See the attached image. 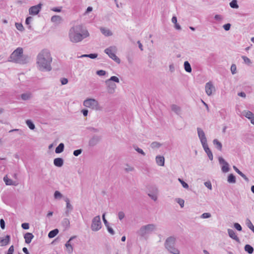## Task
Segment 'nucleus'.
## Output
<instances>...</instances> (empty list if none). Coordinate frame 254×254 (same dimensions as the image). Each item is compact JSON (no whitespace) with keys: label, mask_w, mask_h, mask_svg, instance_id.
<instances>
[{"label":"nucleus","mask_w":254,"mask_h":254,"mask_svg":"<svg viewBox=\"0 0 254 254\" xmlns=\"http://www.w3.org/2000/svg\"><path fill=\"white\" fill-rule=\"evenodd\" d=\"M127 61L129 64H132L133 58L131 56H130L129 55H128L127 57Z\"/></svg>","instance_id":"nucleus-64"},{"label":"nucleus","mask_w":254,"mask_h":254,"mask_svg":"<svg viewBox=\"0 0 254 254\" xmlns=\"http://www.w3.org/2000/svg\"><path fill=\"white\" fill-rule=\"evenodd\" d=\"M228 233L229 236L232 239L235 240L236 242L240 243V239L236 235L235 232L231 229H228Z\"/></svg>","instance_id":"nucleus-18"},{"label":"nucleus","mask_w":254,"mask_h":254,"mask_svg":"<svg viewBox=\"0 0 254 254\" xmlns=\"http://www.w3.org/2000/svg\"><path fill=\"white\" fill-rule=\"evenodd\" d=\"M176 201L177 203H178L180 204V206L182 208H183L184 206L185 201L183 199L180 198H176Z\"/></svg>","instance_id":"nucleus-45"},{"label":"nucleus","mask_w":254,"mask_h":254,"mask_svg":"<svg viewBox=\"0 0 254 254\" xmlns=\"http://www.w3.org/2000/svg\"><path fill=\"white\" fill-rule=\"evenodd\" d=\"M184 68L185 70L188 72H191L192 71L191 67L188 61H185L184 62Z\"/></svg>","instance_id":"nucleus-30"},{"label":"nucleus","mask_w":254,"mask_h":254,"mask_svg":"<svg viewBox=\"0 0 254 254\" xmlns=\"http://www.w3.org/2000/svg\"><path fill=\"white\" fill-rule=\"evenodd\" d=\"M161 146V144L158 142L154 141L151 143L150 146L152 148H158Z\"/></svg>","instance_id":"nucleus-39"},{"label":"nucleus","mask_w":254,"mask_h":254,"mask_svg":"<svg viewBox=\"0 0 254 254\" xmlns=\"http://www.w3.org/2000/svg\"><path fill=\"white\" fill-rule=\"evenodd\" d=\"M51 20L52 22L59 24L62 22L63 19L59 15H54L51 17Z\"/></svg>","instance_id":"nucleus-23"},{"label":"nucleus","mask_w":254,"mask_h":254,"mask_svg":"<svg viewBox=\"0 0 254 254\" xmlns=\"http://www.w3.org/2000/svg\"><path fill=\"white\" fill-rule=\"evenodd\" d=\"M234 228L238 231H241L242 230V227L241 225L238 223H235L234 224Z\"/></svg>","instance_id":"nucleus-46"},{"label":"nucleus","mask_w":254,"mask_h":254,"mask_svg":"<svg viewBox=\"0 0 254 254\" xmlns=\"http://www.w3.org/2000/svg\"><path fill=\"white\" fill-rule=\"evenodd\" d=\"M26 123L27 125V126L29 127V128L30 129H34L35 128V125L33 124V123L29 120H28L26 121Z\"/></svg>","instance_id":"nucleus-36"},{"label":"nucleus","mask_w":254,"mask_h":254,"mask_svg":"<svg viewBox=\"0 0 254 254\" xmlns=\"http://www.w3.org/2000/svg\"><path fill=\"white\" fill-rule=\"evenodd\" d=\"M82 150L81 149H77V150H75L73 151V154L75 156H78L82 153Z\"/></svg>","instance_id":"nucleus-51"},{"label":"nucleus","mask_w":254,"mask_h":254,"mask_svg":"<svg viewBox=\"0 0 254 254\" xmlns=\"http://www.w3.org/2000/svg\"><path fill=\"white\" fill-rule=\"evenodd\" d=\"M213 143L215 146V148L218 150L219 151H221L222 149V143L218 140L217 139H214L213 140Z\"/></svg>","instance_id":"nucleus-24"},{"label":"nucleus","mask_w":254,"mask_h":254,"mask_svg":"<svg viewBox=\"0 0 254 254\" xmlns=\"http://www.w3.org/2000/svg\"><path fill=\"white\" fill-rule=\"evenodd\" d=\"M126 167L125 168V170L126 172H129L134 171V168L133 167L130 166L128 164L126 165Z\"/></svg>","instance_id":"nucleus-44"},{"label":"nucleus","mask_w":254,"mask_h":254,"mask_svg":"<svg viewBox=\"0 0 254 254\" xmlns=\"http://www.w3.org/2000/svg\"><path fill=\"white\" fill-rule=\"evenodd\" d=\"M156 230V225L154 224H149L141 227L137 232V233L140 236L144 237L147 234L151 233Z\"/></svg>","instance_id":"nucleus-5"},{"label":"nucleus","mask_w":254,"mask_h":254,"mask_svg":"<svg viewBox=\"0 0 254 254\" xmlns=\"http://www.w3.org/2000/svg\"><path fill=\"white\" fill-rule=\"evenodd\" d=\"M23 50L22 48H17L11 54L9 61L21 64L28 63L29 57L28 55H23Z\"/></svg>","instance_id":"nucleus-3"},{"label":"nucleus","mask_w":254,"mask_h":254,"mask_svg":"<svg viewBox=\"0 0 254 254\" xmlns=\"http://www.w3.org/2000/svg\"><path fill=\"white\" fill-rule=\"evenodd\" d=\"M205 89L207 95L210 96L212 94V91L215 90V87L211 82H208L206 83Z\"/></svg>","instance_id":"nucleus-13"},{"label":"nucleus","mask_w":254,"mask_h":254,"mask_svg":"<svg viewBox=\"0 0 254 254\" xmlns=\"http://www.w3.org/2000/svg\"><path fill=\"white\" fill-rule=\"evenodd\" d=\"M54 196L55 199H61L63 197V194L58 190L55 191Z\"/></svg>","instance_id":"nucleus-37"},{"label":"nucleus","mask_w":254,"mask_h":254,"mask_svg":"<svg viewBox=\"0 0 254 254\" xmlns=\"http://www.w3.org/2000/svg\"><path fill=\"white\" fill-rule=\"evenodd\" d=\"M211 215L210 213L205 212V213H203L201 215L200 218H203V219H205V218H209L211 217Z\"/></svg>","instance_id":"nucleus-47"},{"label":"nucleus","mask_w":254,"mask_h":254,"mask_svg":"<svg viewBox=\"0 0 254 254\" xmlns=\"http://www.w3.org/2000/svg\"><path fill=\"white\" fill-rule=\"evenodd\" d=\"M134 148L138 153L143 155V156H144L145 155V153L143 151V150L139 148V147H137L136 146H134Z\"/></svg>","instance_id":"nucleus-48"},{"label":"nucleus","mask_w":254,"mask_h":254,"mask_svg":"<svg viewBox=\"0 0 254 254\" xmlns=\"http://www.w3.org/2000/svg\"><path fill=\"white\" fill-rule=\"evenodd\" d=\"M65 201L66 202V210L65 212V214L66 216H68L69 213L73 209V207L72 205L70 203V200L69 198H65L64 199Z\"/></svg>","instance_id":"nucleus-17"},{"label":"nucleus","mask_w":254,"mask_h":254,"mask_svg":"<svg viewBox=\"0 0 254 254\" xmlns=\"http://www.w3.org/2000/svg\"><path fill=\"white\" fill-rule=\"evenodd\" d=\"M231 25L230 23H227V24H224L223 26V27L225 29V30L228 31L230 30V29L231 28Z\"/></svg>","instance_id":"nucleus-57"},{"label":"nucleus","mask_w":254,"mask_h":254,"mask_svg":"<svg viewBox=\"0 0 254 254\" xmlns=\"http://www.w3.org/2000/svg\"><path fill=\"white\" fill-rule=\"evenodd\" d=\"M16 28L20 31H23L24 30V27L22 24L20 23H15V24Z\"/></svg>","instance_id":"nucleus-40"},{"label":"nucleus","mask_w":254,"mask_h":254,"mask_svg":"<svg viewBox=\"0 0 254 254\" xmlns=\"http://www.w3.org/2000/svg\"><path fill=\"white\" fill-rule=\"evenodd\" d=\"M197 131L199 139L202 146L207 144V139L204 131L200 127L197 128Z\"/></svg>","instance_id":"nucleus-9"},{"label":"nucleus","mask_w":254,"mask_h":254,"mask_svg":"<svg viewBox=\"0 0 254 254\" xmlns=\"http://www.w3.org/2000/svg\"><path fill=\"white\" fill-rule=\"evenodd\" d=\"M101 33L106 36H110L112 35V32L109 29L106 28L101 27L100 28Z\"/></svg>","instance_id":"nucleus-25"},{"label":"nucleus","mask_w":254,"mask_h":254,"mask_svg":"<svg viewBox=\"0 0 254 254\" xmlns=\"http://www.w3.org/2000/svg\"><path fill=\"white\" fill-rule=\"evenodd\" d=\"M106 227L109 233H110L112 235H114L115 234V231L112 228H111L110 226H108Z\"/></svg>","instance_id":"nucleus-56"},{"label":"nucleus","mask_w":254,"mask_h":254,"mask_svg":"<svg viewBox=\"0 0 254 254\" xmlns=\"http://www.w3.org/2000/svg\"><path fill=\"white\" fill-rule=\"evenodd\" d=\"M105 83L107 85L108 92L111 94L115 92V88H116V84L109 80H106Z\"/></svg>","instance_id":"nucleus-14"},{"label":"nucleus","mask_w":254,"mask_h":254,"mask_svg":"<svg viewBox=\"0 0 254 254\" xmlns=\"http://www.w3.org/2000/svg\"><path fill=\"white\" fill-rule=\"evenodd\" d=\"M244 249L245 251L249 254H253L254 251L253 247L249 244H247L245 246Z\"/></svg>","instance_id":"nucleus-29"},{"label":"nucleus","mask_w":254,"mask_h":254,"mask_svg":"<svg viewBox=\"0 0 254 254\" xmlns=\"http://www.w3.org/2000/svg\"><path fill=\"white\" fill-rule=\"evenodd\" d=\"M171 109L177 115H179L181 112L180 107L175 104H173L171 106Z\"/></svg>","instance_id":"nucleus-33"},{"label":"nucleus","mask_w":254,"mask_h":254,"mask_svg":"<svg viewBox=\"0 0 254 254\" xmlns=\"http://www.w3.org/2000/svg\"><path fill=\"white\" fill-rule=\"evenodd\" d=\"M75 238V236L71 237L65 244V246L66 248L67 251L69 254H71L73 252V248L70 244V241L74 239Z\"/></svg>","instance_id":"nucleus-15"},{"label":"nucleus","mask_w":254,"mask_h":254,"mask_svg":"<svg viewBox=\"0 0 254 254\" xmlns=\"http://www.w3.org/2000/svg\"><path fill=\"white\" fill-rule=\"evenodd\" d=\"M156 162L158 165L160 166H164L165 158L162 156L158 155L156 157Z\"/></svg>","instance_id":"nucleus-21"},{"label":"nucleus","mask_w":254,"mask_h":254,"mask_svg":"<svg viewBox=\"0 0 254 254\" xmlns=\"http://www.w3.org/2000/svg\"><path fill=\"white\" fill-rule=\"evenodd\" d=\"M64 159L62 158H56L54 160V164L58 167H61L64 165Z\"/></svg>","instance_id":"nucleus-20"},{"label":"nucleus","mask_w":254,"mask_h":254,"mask_svg":"<svg viewBox=\"0 0 254 254\" xmlns=\"http://www.w3.org/2000/svg\"><path fill=\"white\" fill-rule=\"evenodd\" d=\"M242 58L243 59L244 62L246 64H251V61L250 59H249L246 56H243L242 57Z\"/></svg>","instance_id":"nucleus-49"},{"label":"nucleus","mask_w":254,"mask_h":254,"mask_svg":"<svg viewBox=\"0 0 254 254\" xmlns=\"http://www.w3.org/2000/svg\"><path fill=\"white\" fill-rule=\"evenodd\" d=\"M175 238L169 237L165 241V247L172 254H180V251L175 248Z\"/></svg>","instance_id":"nucleus-4"},{"label":"nucleus","mask_w":254,"mask_h":254,"mask_svg":"<svg viewBox=\"0 0 254 254\" xmlns=\"http://www.w3.org/2000/svg\"><path fill=\"white\" fill-rule=\"evenodd\" d=\"M24 238L25 239V243L26 244H29L34 238V235L31 233L27 232L24 235Z\"/></svg>","instance_id":"nucleus-22"},{"label":"nucleus","mask_w":254,"mask_h":254,"mask_svg":"<svg viewBox=\"0 0 254 254\" xmlns=\"http://www.w3.org/2000/svg\"><path fill=\"white\" fill-rule=\"evenodd\" d=\"M59 231L58 229H55L51 231L48 234V237L49 238H53L55 237L59 233Z\"/></svg>","instance_id":"nucleus-31"},{"label":"nucleus","mask_w":254,"mask_h":254,"mask_svg":"<svg viewBox=\"0 0 254 254\" xmlns=\"http://www.w3.org/2000/svg\"><path fill=\"white\" fill-rule=\"evenodd\" d=\"M64 145L63 143H60L56 148L55 152L57 154L63 152L64 150Z\"/></svg>","instance_id":"nucleus-26"},{"label":"nucleus","mask_w":254,"mask_h":254,"mask_svg":"<svg viewBox=\"0 0 254 254\" xmlns=\"http://www.w3.org/2000/svg\"><path fill=\"white\" fill-rule=\"evenodd\" d=\"M245 114L244 116L246 118L249 119L250 120L253 119L254 118V114L250 111H244Z\"/></svg>","instance_id":"nucleus-28"},{"label":"nucleus","mask_w":254,"mask_h":254,"mask_svg":"<svg viewBox=\"0 0 254 254\" xmlns=\"http://www.w3.org/2000/svg\"><path fill=\"white\" fill-rule=\"evenodd\" d=\"M51 10L55 12H61L62 10V7H53L51 9Z\"/></svg>","instance_id":"nucleus-62"},{"label":"nucleus","mask_w":254,"mask_h":254,"mask_svg":"<svg viewBox=\"0 0 254 254\" xmlns=\"http://www.w3.org/2000/svg\"><path fill=\"white\" fill-rule=\"evenodd\" d=\"M83 105L87 108H91L96 111H100L102 107H100L98 102L94 99H87L83 102Z\"/></svg>","instance_id":"nucleus-6"},{"label":"nucleus","mask_w":254,"mask_h":254,"mask_svg":"<svg viewBox=\"0 0 254 254\" xmlns=\"http://www.w3.org/2000/svg\"><path fill=\"white\" fill-rule=\"evenodd\" d=\"M106 71L103 70H97L96 72L97 74L99 76L105 75L106 74Z\"/></svg>","instance_id":"nucleus-53"},{"label":"nucleus","mask_w":254,"mask_h":254,"mask_svg":"<svg viewBox=\"0 0 254 254\" xmlns=\"http://www.w3.org/2000/svg\"><path fill=\"white\" fill-rule=\"evenodd\" d=\"M236 65L235 64H232L231 66V71L232 74H234L236 73Z\"/></svg>","instance_id":"nucleus-50"},{"label":"nucleus","mask_w":254,"mask_h":254,"mask_svg":"<svg viewBox=\"0 0 254 254\" xmlns=\"http://www.w3.org/2000/svg\"><path fill=\"white\" fill-rule=\"evenodd\" d=\"M62 226L65 228L67 229L69 227L70 222L68 219L64 218L62 222Z\"/></svg>","instance_id":"nucleus-34"},{"label":"nucleus","mask_w":254,"mask_h":254,"mask_svg":"<svg viewBox=\"0 0 254 254\" xmlns=\"http://www.w3.org/2000/svg\"><path fill=\"white\" fill-rule=\"evenodd\" d=\"M246 225L247 227L250 229H251L254 233V226L252 224V222L251 221V220L248 218H247L246 220Z\"/></svg>","instance_id":"nucleus-35"},{"label":"nucleus","mask_w":254,"mask_h":254,"mask_svg":"<svg viewBox=\"0 0 254 254\" xmlns=\"http://www.w3.org/2000/svg\"><path fill=\"white\" fill-rule=\"evenodd\" d=\"M42 5V4L40 3L36 5H34L30 7L29 9V14L31 15L38 14L41 9Z\"/></svg>","instance_id":"nucleus-12"},{"label":"nucleus","mask_w":254,"mask_h":254,"mask_svg":"<svg viewBox=\"0 0 254 254\" xmlns=\"http://www.w3.org/2000/svg\"><path fill=\"white\" fill-rule=\"evenodd\" d=\"M178 181L180 182V183L182 184L183 188L185 189H188L189 186L188 184L184 182L182 179L179 178Z\"/></svg>","instance_id":"nucleus-42"},{"label":"nucleus","mask_w":254,"mask_h":254,"mask_svg":"<svg viewBox=\"0 0 254 254\" xmlns=\"http://www.w3.org/2000/svg\"><path fill=\"white\" fill-rule=\"evenodd\" d=\"M230 6L233 8H238L239 5L237 3V0H232V1L230 2Z\"/></svg>","instance_id":"nucleus-38"},{"label":"nucleus","mask_w":254,"mask_h":254,"mask_svg":"<svg viewBox=\"0 0 254 254\" xmlns=\"http://www.w3.org/2000/svg\"><path fill=\"white\" fill-rule=\"evenodd\" d=\"M0 226L2 229H4L5 228V222L3 219H1L0 220Z\"/></svg>","instance_id":"nucleus-61"},{"label":"nucleus","mask_w":254,"mask_h":254,"mask_svg":"<svg viewBox=\"0 0 254 254\" xmlns=\"http://www.w3.org/2000/svg\"><path fill=\"white\" fill-rule=\"evenodd\" d=\"M102 223L99 215L93 218L92 220L91 229L93 231H98L101 228Z\"/></svg>","instance_id":"nucleus-8"},{"label":"nucleus","mask_w":254,"mask_h":254,"mask_svg":"<svg viewBox=\"0 0 254 254\" xmlns=\"http://www.w3.org/2000/svg\"><path fill=\"white\" fill-rule=\"evenodd\" d=\"M202 147H203L204 150H205V152L207 154V156H208V158H209V159L210 160H212L213 159V154H212V153L211 150L208 147V144H206L204 146H202Z\"/></svg>","instance_id":"nucleus-19"},{"label":"nucleus","mask_w":254,"mask_h":254,"mask_svg":"<svg viewBox=\"0 0 254 254\" xmlns=\"http://www.w3.org/2000/svg\"><path fill=\"white\" fill-rule=\"evenodd\" d=\"M22 228L24 230H27L29 228V224L28 223H23L21 225Z\"/></svg>","instance_id":"nucleus-58"},{"label":"nucleus","mask_w":254,"mask_h":254,"mask_svg":"<svg viewBox=\"0 0 254 254\" xmlns=\"http://www.w3.org/2000/svg\"><path fill=\"white\" fill-rule=\"evenodd\" d=\"M125 216V213L123 211H120L118 213V217L120 220H122Z\"/></svg>","instance_id":"nucleus-55"},{"label":"nucleus","mask_w":254,"mask_h":254,"mask_svg":"<svg viewBox=\"0 0 254 254\" xmlns=\"http://www.w3.org/2000/svg\"><path fill=\"white\" fill-rule=\"evenodd\" d=\"M89 35L88 30L81 24L73 26L68 32L69 41L73 43L80 42Z\"/></svg>","instance_id":"nucleus-1"},{"label":"nucleus","mask_w":254,"mask_h":254,"mask_svg":"<svg viewBox=\"0 0 254 254\" xmlns=\"http://www.w3.org/2000/svg\"><path fill=\"white\" fill-rule=\"evenodd\" d=\"M61 82L62 85H65L68 83V79L66 78H62Z\"/></svg>","instance_id":"nucleus-60"},{"label":"nucleus","mask_w":254,"mask_h":254,"mask_svg":"<svg viewBox=\"0 0 254 254\" xmlns=\"http://www.w3.org/2000/svg\"><path fill=\"white\" fill-rule=\"evenodd\" d=\"M52 58L48 50H42L37 56V63L41 71H50L52 69Z\"/></svg>","instance_id":"nucleus-2"},{"label":"nucleus","mask_w":254,"mask_h":254,"mask_svg":"<svg viewBox=\"0 0 254 254\" xmlns=\"http://www.w3.org/2000/svg\"><path fill=\"white\" fill-rule=\"evenodd\" d=\"M33 19V18L31 16H29V17H27L26 18V20H25V23L27 24V25H29L31 21Z\"/></svg>","instance_id":"nucleus-63"},{"label":"nucleus","mask_w":254,"mask_h":254,"mask_svg":"<svg viewBox=\"0 0 254 254\" xmlns=\"http://www.w3.org/2000/svg\"><path fill=\"white\" fill-rule=\"evenodd\" d=\"M10 236L7 235L5 238L0 237V246L3 247L8 245L10 242Z\"/></svg>","instance_id":"nucleus-16"},{"label":"nucleus","mask_w":254,"mask_h":254,"mask_svg":"<svg viewBox=\"0 0 254 254\" xmlns=\"http://www.w3.org/2000/svg\"><path fill=\"white\" fill-rule=\"evenodd\" d=\"M218 160L219 164L223 165L221 167L222 171L224 173L229 172L230 170L229 164L224 159V158L222 157H219Z\"/></svg>","instance_id":"nucleus-10"},{"label":"nucleus","mask_w":254,"mask_h":254,"mask_svg":"<svg viewBox=\"0 0 254 254\" xmlns=\"http://www.w3.org/2000/svg\"><path fill=\"white\" fill-rule=\"evenodd\" d=\"M117 51V48L115 46H110L106 48L104 50V52L108 55V56L116 62L118 64L121 63L120 59L116 55V53Z\"/></svg>","instance_id":"nucleus-7"},{"label":"nucleus","mask_w":254,"mask_h":254,"mask_svg":"<svg viewBox=\"0 0 254 254\" xmlns=\"http://www.w3.org/2000/svg\"><path fill=\"white\" fill-rule=\"evenodd\" d=\"M205 186L209 190H212V185L210 181H207L204 183Z\"/></svg>","instance_id":"nucleus-52"},{"label":"nucleus","mask_w":254,"mask_h":254,"mask_svg":"<svg viewBox=\"0 0 254 254\" xmlns=\"http://www.w3.org/2000/svg\"><path fill=\"white\" fill-rule=\"evenodd\" d=\"M102 219H103V222H104L105 226L107 227V226H109V223H108V222L105 218V213H104L102 215Z\"/></svg>","instance_id":"nucleus-54"},{"label":"nucleus","mask_w":254,"mask_h":254,"mask_svg":"<svg viewBox=\"0 0 254 254\" xmlns=\"http://www.w3.org/2000/svg\"><path fill=\"white\" fill-rule=\"evenodd\" d=\"M227 181L229 183L234 184L236 183V177L233 174H230L228 176Z\"/></svg>","instance_id":"nucleus-32"},{"label":"nucleus","mask_w":254,"mask_h":254,"mask_svg":"<svg viewBox=\"0 0 254 254\" xmlns=\"http://www.w3.org/2000/svg\"><path fill=\"white\" fill-rule=\"evenodd\" d=\"M97 56H98V54H96V53L88 54V58L92 59H96L97 57Z\"/></svg>","instance_id":"nucleus-59"},{"label":"nucleus","mask_w":254,"mask_h":254,"mask_svg":"<svg viewBox=\"0 0 254 254\" xmlns=\"http://www.w3.org/2000/svg\"><path fill=\"white\" fill-rule=\"evenodd\" d=\"M107 80H109L111 82L114 81V82H117V83H119V82H120L119 78L118 77L116 76H111L110 77V78H109Z\"/></svg>","instance_id":"nucleus-43"},{"label":"nucleus","mask_w":254,"mask_h":254,"mask_svg":"<svg viewBox=\"0 0 254 254\" xmlns=\"http://www.w3.org/2000/svg\"><path fill=\"white\" fill-rule=\"evenodd\" d=\"M101 137L99 135H94L89 140L88 145L90 147H94L101 140Z\"/></svg>","instance_id":"nucleus-11"},{"label":"nucleus","mask_w":254,"mask_h":254,"mask_svg":"<svg viewBox=\"0 0 254 254\" xmlns=\"http://www.w3.org/2000/svg\"><path fill=\"white\" fill-rule=\"evenodd\" d=\"M21 98L23 100H27L30 99V95L28 93H23L21 95Z\"/></svg>","instance_id":"nucleus-41"},{"label":"nucleus","mask_w":254,"mask_h":254,"mask_svg":"<svg viewBox=\"0 0 254 254\" xmlns=\"http://www.w3.org/2000/svg\"><path fill=\"white\" fill-rule=\"evenodd\" d=\"M3 181L6 185H16V183L15 182H14L12 180L8 179L6 176L3 178Z\"/></svg>","instance_id":"nucleus-27"}]
</instances>
